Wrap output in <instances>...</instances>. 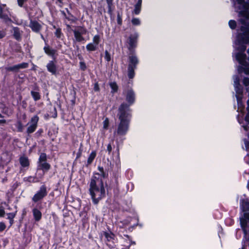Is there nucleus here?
Masks as SVG:
<instances>
[{
  "label": "nucleus",
  "instance_id": "obj_25",
  "mask_svg": "<svg viewBox=\"0 0 249 249\" xmlns=\"http://www.w3.org/2000/svg\"><path fill=\"white\" fill-rule=\"evenodd\" d=\"M44 50L45 52L48 55H53L54 53L53 51L51 50L50 48L48 46H45L44 48Z\"/></svg>",
  "mask_w": 249,
  "mask_h": 249
},
{
  "label": "nucleus",
  "instance_id": "obj_43",
  "mask_svg": "<svg viewBox=\"0 0 249 249\" xmlns=\"http://www.w3.org/2000/svg\"><path fill=\"white\" fill-rule=\"evenodd\" d=\"M244 143L245 145V147L246 149H248L249 148V142L247 141H244Z\"/></svg>",
  "mask_w": 249,
  "mask_h": 249
},
{
  "label": "nucleus",
  "instance_id": "obj_51",
  "mask_svg": "<svg viewBox=\"0 0 249 249\" xmlns=\"http://www.w3.org/2000/svg\"><path fill=\"white\" fill-rule=\"evenodd\" d=\"M236 97H237V101H238V105H240L241 104L239 103V97L238 96H236Z\"/></svg>",
  "mask_w": 249,
  "mask_h": 249
},
{
  "label": "nucleus",
  "instance_id": "obj_47",
  "mask_svg": "<svg viewBox=\"0 0 249 249\" xmlns=\"http://www.w3.org/2000/svg\"><path fill=\"white\" fill-rule=\"evenodd\" d=\"M18 129L19 130V131H21L22 129V125L20 123H19L18 124Z\"/></svg>",
  "mask_w": 249,
  "mask_h": 249
},
{
  "label": "nucleus",
  "instance_id": "obj_36",
  "mask_svg": "<svg viewBox=\"0 0 249 249\" xmlns=\"http://www.w3.org/2000/svg\"><path fill=\"white\" fill-rule=\"evenodd\" d=\"M5 228V224L3 222H0V232L4 231Z\"/></svg>",
  "mask_w": 249,
  "mask_h": 249
},
{
  "label": "nucleus",
  "instance_id": "obj_30",
  "mask_svg": "<svg viewBox=\"0 0 249 249\" xmlns=\"http://www.w3.org/2000/svg\"><path fill=\"white\" fill-rule=\"evenodd\" d=\"M18 70L21 69H24L27 68L28 66V64L27 63H22L19 64L17 65Z\"/></svg>",
  "mask_w": 249,
  "mask_h": 249
},
{
  "label": "nucleus",
  "instance_id": "obj_50",
  "mask_svg": "<svg viewBox=\"0 0 249 249\" xmlns=\"http://www.w3.org/2000/svg\"><path fill=\"white\" fill-rule=\"evenodd\" d=\"M239 4H242L243 0H237Z\"/></svg>",
  "mask_w": 249,
  "mask_h": 249
},
{
  "label": "nucleus",
  "instance_id": "obj_31",
  "mask_svg": "<svg viewBox=\"0 0 249 249\" xmlns=\"http://www.w3.org/2000/svg\"><path fill=\"white\" fill-rule=\"evenodd\" d=\"M109 125V120L106 118L103 122V128L105 129H107Z\"/></svg>",
  "mask_w": 249,
  "mask_h": 249
},
{
  "label": "nucleus",
  "instance_id": "obj_35",
  "mask_svg": "<svg viewBox=\"0 0 249 249\" xmlns=\"http://www.w3.org/2000/svg\"><path fill=\"white\" fill-rule=\"evenodd\" d=\"M105 235L108 241L110 240L113 238V234H112L111 233L109 234L107 232H106L105 233Z\"/></svg>",
  "mask_w": 249,
  "mask_h": 249
},
{
  "label": "nucleus",
  "instance_id": "obj_52",
  "mask_svg": "<svg viewBox=\"0 0 249 249\" xmlns=\"http://www.w3.org/2000/svg\"><path fill=\"white\" fill-rule=\"evenodd\" d=\"M5 120H0V123H5Z\"/></svg>",
  "mask_w": 249,
  "mask_h": 249
},
{
  "label": "nucleus",
  "instance_id": "obj_24",
  "mask_svg": "<svg viewBox=\"0 0 249 249\" xmlns=\"http://www.w3.org/2000/svg\"><path fill=\"white\" fill-rule=\"evenodd\" d=\"M31 94L35 101L38 100L40 98V96L37 92L31 91Z\"/></svg>",
  "mask_w": 249,
  "mask_h": 249
},
{
  "label": "nucleus",
  "instance_id": "obj_10",
  "mask_svg": "<svg viewBox=\"0 0 249 249\" xmlns=\"http://www.w3.org/2000/svg\"><path fill=\"white\" fill-rule=\"evenodd\" d=\"M138 37V35L137 33L131 35L128 38V43L129 44V49L130 50L135 47L137 44V40Z\"/></svg>",
  "mask_w": 249,
  "mask_h": 249
},
{
  "label": "nucleus",
  "instance_id": "obj_6",
  "mask_svg": "<svg viewBox=\"0 0 249 249\" xmlns=\"http://www.w3.org/2000/svg\"><path fill=\"white\" fill-rule=\"evenodd\" d=\"M100 36L97 35L93 36L92 42L88 43L86 46V48L88 51H95L98 48V45L100 42Z\"/></svg>",
  "mask_w": 249,
  "mask_h": 249
},
{
  "label": "nucleus",
  "instance_id": "obj_18",
  "mask_svg": "<svg viewBox=\"0 0 249 249\" xmlns=\"http://www.w3.org/2000/svg\"><path fill=\"white\" fill-rule=\"evenodd\" d=\"M48 70L53 74H54L56 72V68L53 62H51L48 64L47 66Z\"/></svg>",
  "mask_w": 249,
  "mask_h": 249
},
{
  "label": "nucleus",
  "instance_id": "obj_17",
  "mask_svg": "<svg viewBox=\"0 0 249 249\" xmlns=\"http://www.w3.org/2000/svg\"><path fill=\"white\" fill-rule=\"evenodd\" d=\"M234 85L237 94L240 93V89L238 88L239 85V79L237 76L234 77Z\"/></svg>",
  "mask_w": 249,
  "mask_h": 249
},
{
  "label": "nucleus",
  "instance_id": "obj_42",
  "mask_svg": "<svg viewBox=\"0 0 249 249\" xmlns=\"http://www.w3.org/2000/svg\"><path fill=\"white\" fill-rule=\"evenodd\" d=\"M80 67L83 70H84L86 67L85 64L83 62H80Z\"/></svg>",
  "mask_w": 249,
  "mask_h": 249
},
{
  "label": "nucleus",
  "instance_id": "obj_34",
  "mask_svg": "<svg viewBox=\"0 0 249 249\" xmlns=\"http://www.w3.org/2000/svg\"><path fill=\"white\" fill-rule=\"evenodd\" d=\"M8 218L11 221L13 220V218L15 217L16 215V213H8Z\"/></svg>",
  "mask_w": 249,
  "mask_h": 249
},
{
  "label": "nucleus",
  "instance_id": "obj_3",
  "mask_svg": "<svg viewBox=\"0 0 249 249\" xmlns=\"http://www.w3.org/2000/svg\"><path fill=\"white\" fill-rule=\"evenodd\" d=\"M241 32L237 36L236 46L241 44V50L245 51L246 47L244 44L249 41V24L246 20H241Z\"/></svg>",
  "mask_w": 249,
  "mask_h": 249
},
{
  "label": "nucleus",
  "instance_id": "obj_49",
  "mask_svg": "<svg viewBox=\"0 0 249 249\" xmlns=\"http://www.w3.org/2000/svg\"><path fill=\"white\" fill-rule=\"evenodd\" d=\"M5 36V34L4 33H0V38H2L3 37H4Z\"/></svg>",
  "mask_w": 249,
  "mask_h": 249
},
{
  "label": "nucleus",
  "instance_id": "obj_8",
  "mask_svg": "<svg viewBox=\"0 0 249 249\" xmlns=\"http://www.w3.org/2000/svg\"><path fill=\"white\" fill-rule=\"evenodd\" d=\"M47 195L46 188L45 186H42L38 192L33 196L32 200L34 202H37L42 199Z\"/></svg>",
  "mask_w": 249,
  "mask_h": 249
},
{
  "label": "nucleus",
  "instance_id": "obj_11",
  "mask_svg": "<svg viewBox=\"0 0 249 249\" xmlns=\"http://www.w3.org/2000/svg\"><path fill=\"white\" fill-rule=\"evenodd\" d=\"M29 26L35 32H38L41 28V25L37 22L32 20L31 21Z\"/></svg>",
  "mask_w": 249,
  "mask_h": 249
},
{
  "label": "nucleus",
  "instance_id": "obj_27",
  "mask_svg": "<svg viewBox=\"0 0 249 249\" xmlns=\"http://www.w3.org/2000/svg\"><path fill=\"white\" fill-rule=\"evenodd\" d=\"M229 25L230 27L232 29H235V27H236V23L235 21L233 20H230L229 21Z\"/></svg>",
  "mask_w": 249,
  "mask_h": 249
},
{
  "label": "nucleus",
  "instance_id": "obj_26",
  "mask_svg": "<svg viewBox=\"0 0 249 249\" xmlns=\"http://www.w3.org/2000/svg\"><path fill=\"white\" fill-rule=\"evenodd\" d=\"M128 76L130 78H132L134 76V73L132 66L129 65L128 68Z\"/></svg>",
  "mask_w": 249,
  "mask_h": 249
},
{
  "label": "nucleus",
  "instance_id": "obj_16",
  "mask_svg": "<svg viewBox=\"0 0 249 249\" xmlns=\"http://www.w3.org/2000/svg\"><path fill=\"white\" fill-rule=\"evenodd\" d=\"M142 0H139L137 4L135 6L134 13L136 15H138L141 11Z\"/></svg>",
  "mask_w": 249,
  "mask_h": 249
},
{
  "label": "nucleus",
  "instance_id": "obj_12",
  "mask_svg": "<svg viewBox=\"0 0 249 249\" xmlns=\"http://www.w3.org/2000/svg\"><path fill=\"white\" fill-rule=\"evenodd\" d=\"M135 99L134 94L132 90H129L126 93V100L130 104H131L134 102Z\"/></svg>",
  "mask_w": 249,
  "mask_h": 249
},
{
  "label": "nucleus",
  "instance_id": "obj_46",
  "mask_svg": "<svg viewBox=\"0 0 249 249\" xmlns=\"http://www.w3.org/2000/svg\"><path fill=\"white\" fill-rule=\"evenodd\" d=\"M107 150L109 153H110L111 151L112 147L110 144H108L107 147Z\"/></svg>",
  "mask_w": 249,
  "mask_h": 249
},
{
  "label": "nucleus",
  "instance_id": "obj_41",
  "mask_svg": "<svg viewBox=\"0 0 249 249\" xmlns=\"http://www.w3.org/2000/svg\"><path fill=\"white\" fill-rule=\"evenodd\" d=\"M94 89L95 91H99L100 89L98 83H95L94 86Z\"/></svg>",
  "mask_w": 249,
  "mask_h": 249
},
{
  "label": "nucleus",
  "instance_id": "obj_13",
  "mask_svg": "<svg viewBox=\"0 0 249 249\" xmlns=\"http://www.w3.org/2000/svg\"><path fill=\"white\" fill-rule=\"evenodd\" d=\"M33 215L36 221H38L42 217L40 211L37 209H34L33 210Z\"/></svg>",
  "mask_w": 249,
  "mask_h": 249
},
{
  "label": "nucleus",
  "instance_id": "obj_44",
  "mask_svg": "<svg viewBox=\"0 0 249 249\" xmlns=\"http://www.w3.org/2000/svg\"><path fill=\"white\" fill-rule=\"evenodd\" d=\"M5 212L4 210L0 209V216L2 217L4 215Z\"/></svg>",
  "mask_w": 249,
  "mask_h": 249
},
{
  "label": "nucleus",
  "instance_id": "obj_5",
  "mask_svg": "<svg viewBox=\"0 0 249 249\" xmlns=\"http://www.w3.org/2000/svg\"><path fill=\"white\" fill-rule=\"evenodd\" d=\"M39 120V117L37 115H35L31 118L30 122L27 124L28 128L27 132L28 133H32L34 132L37 126V123Z\"/></svg>",
  "mask_w": 249,
  "mask_h": 249
},
{
  "label": "nucleus",
  "instance_id": "obj_45",
  "mask_svg": "<svg viewBox=\"0 0 249 249\" xmlns=\"http://www.w3.org/2000/svg\"><path fill=\"white\" fill-rule=\"evenodd\" d=\"M105 58L107 61H109L110 60V57H109L108 53L107 52H106V53Z\"/></svg>",
  "mask_w": 249,
  "mask_h": 249
},
{
  "label": "nucleus",
  "instance_id": "obj_22",
  "mask_svg": "<svg viewBox=\"0 0 249 249\" xmlns=\"http://www.w3.org/2000/svg\"><path fill=\"white\" fill-rule=\"evenodd\" d=\"M96 152L95 151H92L90 154L89 155V157L88 159V163L89 164H90L93 160H94V159L95 158V156H96Z\"/></svg>",
  "mask_w": 249,
  "mask_h": 249
},
{
  "label": "nucleus",
  "instance_id": "obj_40",
  "mask_svg": "<svg viewBox=\"0 0 249 249\" xmlns=\"http://www.w3.org/2000/svg\"><path fill=\"white\" fill-rule=\"evenodd\" d=\"M55 34L57 37H60L61 35V31L59 29H57Z\"/></svg>",
  "mask_w": 249,
  "mask_h": 249
},
{
  "label": "nucleus",
  "instance_id": "obj_39",
  "mask_svg": "<svg viewBox=\"0 0 249 249\" xmlns=\"http://www.w3.org/2000/svg\"><path fill=\"white\" fill-rule=\"evenodd\" d=\"M248 113L245 118V120L248 123H249V101H248Z\"/></svg>",
  "mask_w": 249,
  "mask_h": 249
},
{
  "label": "nucleus",
  "instance_id": "obj_28",
  "mask_svg": "<svg viewBox=\"0 0 249 249\" xmlns=\"http://www.w3.org/2000/svg\"><path fill=\"white\" fill-rule=\"evenodd\" d=\"M8 71H18L17 65L12 67H9L6 68Z\"/></svg>",
  "mask_w": 249,
  "mask_h": 249
},
{
  "label": "nucleus",
  "instance_id": "obj_15",
  "mask_svg": "<svg viewBox=\"0 0 249 249\" xmlns=\"http://www.w3.org/2000/svg\"><path fill=\"white\" fill-rule=\"evenodd\" d=\"M19 161L21 165L23 167H27L29 165V161L27 157H21L19 159Z\"/></svg>",
  "mask_w": 249,
  "mask_h": 249
},
{
  "label": "nucleus",
  "instance_id": "obj_32",
  "mask_svg": "<svg viewBox=\"0 0 249 249\" xmlns=\"http://www.w3.org/2000/svg\"><path fill=\"white\" fill-rule=\"evenodd\" d=\"M0 17L6 21L9 19L7 15L3 14L1 7H0Z\"/></svg>",
  "mask_w": 249,
  "mask_h": 249
},
{
  "label": "nucleus",
  "instance_id": "obj_33",
  "mask_svg": "<svg viewBox=\"0 0 249 249\" xmlns=\"http://www.w3.org/2000/svg\"><path fill=\"white\" fill-rule=\"evenodd\" d=\"M132 23L134 25H139L140 24L141 21L138 18H134L132 19Z\"/></svg>",
  "mask_w": 249,
  "mask_h": 249
},
{
  "label": "nucleus",
  "instance_id": "obj_20",
  "mask_svg": "<svg viewBox=\"0 0 249 249\" xmlns=\"http://www.w3.org/2000/svg\"><path fill=\"white\" fill-rule=\"evenodd\" d=\"M13 32H14V36L15 38L19 40L20 38V32L19 29L18 28H13Z\"/></svg>",
  "mask_w": 249,
  "mask_h": 249
},
{
  "label": "nucleus",
  "instance_id": "obj_19",
  "mask_svg": "<svg viewBox=\"0 0 249 249\" xmlns=\"http://www.w3.org/2000/svg\"><path fill=\"white\" fill-rule=\"evenodd\" d=\"M241 208L243 211L246 212L249 210V202L247 201L242 200L241 202Z\"/></svg>",
  "mask_w": 249,
  "mask_h": 249
},
{
  "label": "nucleus",
  "instance_id": "obj_9",
  "mask_svg": "<svg viewBox=\"0 0 249 249\" xmlns=\"http://www.w3.org/2000/svg\"><path fill=\"white\" fill-rule=\"evenodd\" d=\"M248 222H249V213L244 214V217L240 219V224L245 234L248 232Z\"/></svg>",
  "mask_w": 249,
  "mask_h": 249
},
{
  "label": "nucleus",
  "instance_id": "obj_1",
  "mask_svg": "<svg viewBox=\"0 0 249 249\" xmlns=\"http://www.w3.org/2000/svg\"><path fill=\"white\" fill-rule=\"evenodd\" d=\"M98 172L95 173L89 183V192L94 204H97L105 196L103 179L106 176L103 167H98Z\"/></svg>",
  "mask_w": 249,
  "mask_h": 249
},
{
  "label": "nucleus",
  "instance_id": "obj_29",
  "mask_svg": "<svg viewBox=\"0 0 249 249\" xmlns=\"http://www.w3.org/2000/svg\"><path fill=\"white\" fill-rule=\"evenodd\" d=\"M46 160V155L44 153H41L39 159V163L45 162Z\"/></svg>",
  "mask_w": 249,
  "mask_h": 249
},
{
  "label": "nucleus",
  "instance_id": "obj_4",
  "mask_svg": "<svg viewBox=\"0 0 249 249\" xmlns=\"http://www.w3.org/2000/svg\"><path fill=\"white\" fill-rule=\"evenodd\" d=\"M235 47L236 51H238L239 48H240L241 52L244 51L241 50V44L239 46H236V42L235 43ZM236 58L239 63L242 65L241 67L239 69L238 71L239 72H244L246 74H249V68L246 65V62L245 61V55L242 52H237L235 55Z\"/></svg>",
  "mask_w": 249,
  "mask_h": 249
},
{
  "label": "nucleus",
  "instance_id": "obj_14",
  "mask_svg": "<svg viewBox=\"0 0 249 249\" xmlns=\"http://www.w3.org/2000/svg\"><path fill=\"white\" fill-rule=\"evenodd\" d=\"M38 167L44 171H47L50 168V165L46 161L39 163Z\"/></svg>",
  "mask_w": 249,
  "mask_h": 249
},
{
  "label": "nucleus",
  "instance_id": "obj_21",
  "mask_svg": "<svg viewBox=\"0 0 249 249\" xmlns=\"http://www.w3.org/2000/svg\"><path fill=\"white\" fill-rule=\"evenodd\" d=\"M129 59L130 62V64L129 65L131 66V65H135L138 63V59L135 56L132 55L129 57Z\"/></svg>",
  "mask_w": 249,
  "mask_h": 249
},
{
  "label": "nucleus",
  "instance_id": "obj_48",
  "mask_svg": "<svg viewBox=\"0 0 249 249\" xmlns=\"http://www.w3.org/2000/svg\"><path fill=\"white\" fill-rule=\"evenodd\" d=\"M118 23L119 24H122V21H121V19L120 18V17H118Z\"/></svg>",
  "mask_w": 249,
  "mask_h": 249
},
{
  "label": "nucleus",
  "instance_id": "obj_38",
  "mask_svg": "<svg viewBox=\"0 0 249 249\" xmlns=\"http://www.w3.org/2000/svg\"><path fill=\"white\" fill-rule=\"evenodd\" d=\"M27 0H18V5L20 6V7H22L23 5V3L26 1Z\"/></svg>",
  "mask_w": 249,
  "mask_h": 249
},
{
  "label": "nucleus",
  "instance_id": "obj_2",
  "mask_svg": "<svg viewBox=\"0 0 249 249\" xmlns=\"http://www.w3.org/2000/svg\"><path fill=\"white\" fill-rule=\"evenodd\" d=\"M128 110V106L124 104L121 105L119 108L118 116L120 123L117 129V133L119 135H124L126 133L128 127V121L127 117L128 114L127 111Z\"/></svg>",
  "mask_w": 249,
  "mask_h": 249
},
{
  "label": "nucleus",
  "instance_id": "obj_37",
  "mask_svg": "<svg viewBox=\"0 0 249 249\" xmlns=\"http://www.w3.org/2000/svg\"><path fill=\"white\" fill-rule=\"evenodd\" d=\"M243 84L245 86H247L249 85V78H245L243 79Z\"/></svg>",
  "mask_w": 249,
  "mask_h": 249
},
{
  "label": "nucleus",
  "instance_id": "obj_23",
  "mask_svg": "<svg viewBox=\"0 0 249 249\" xmlns=\"http://www.w3.org/2000/svg\"><path fill=\"white\" fill-rule=\"evenodd\" d=\"M110 86L112 89L111 92L114 93L116 92L118 90V87L116 83L115 82H111L110 83Z\"/></svg>",
  "mask_w": 249,
  "mask_h": 249
},
{
  "label": "nucleus",
  "instance_id": "obj_7",
  "mask_svg": "<svg viewBox=\"0 0 249 249\" xmlns=\"http://www.w3.org/2000/svg\"><path fill=\"white\" fill-rule=\"evenodd\" d=\"M74 36L76 41L81 42L85 40L83 35L87 33V30L83 28H79L73 31Z\"/></svg>",
  "mask_w": 249,
  "mask_h": 249
}]
</instances>
